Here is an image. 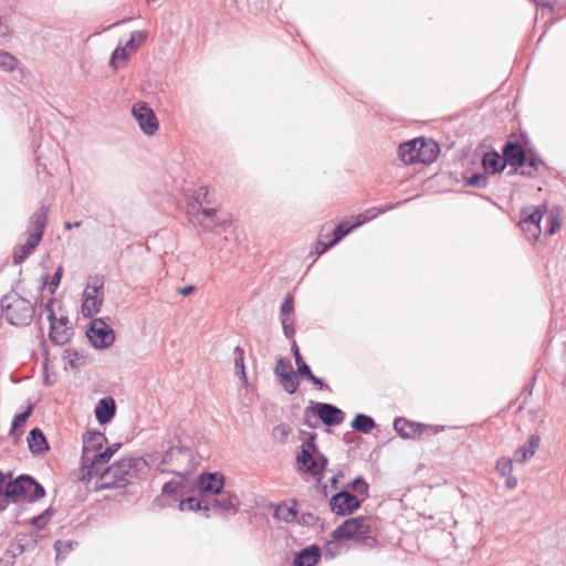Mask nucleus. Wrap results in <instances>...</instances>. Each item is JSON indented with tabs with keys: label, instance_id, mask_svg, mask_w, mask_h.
<instances>
[{
	"label": "nucleus",
	"instance_id": "f257e3e1",
	"mask_svg": "<svg viewBox=\"0 0 566 566\" xmlns=\"http://www.w3.org/2000/svg\"><path fill=\"white\" fill-rule=\"evenodd\" d=\"M136 465V459L125 458L103 470L99 468L98 473L93 474V478L98 476L96 486L98 489L125 488L135 478Z\"/></svg>",
	"mask_w": 566,
	"mask_h": 566
},
{
	"label": "nucleus",
	"instance_id": "f03ea898",
	"mask_svg": "<svg viewBox=\"0 0 566 566\" xmlns=\"http://www.w3.org/2000/svg\"><path fill=\"white\" fill-rule=\"evenodd\" d=\"M398 154L406 165L431 164L439 155V146L433 140L417 138L399 146Z\"/></svg>",
	"mask_w": 566,
	"mask_h": 566
},
{
	"label": "nucleus",
	"instance_id": "7ed1b4c3",
	"mask_svg": "<svg viewBox=\"0 0 566 566\" xmlns=\"http://www.w3.org/2000/svg\"><path fill=\"white\" fill-rule=\"evenodd\" d=\"M1 306L4 318L14 326L29 325L34 315L33 304L14 292L2 297Z\"/></svg>",
	"mask_w": 566,
	"mask_h": 566
},
{
	"label": "nucleus",
	"instance_id": "20e7f679",
	"mask_svg": "<svg viewBox=\"0 0 566 566\" xmlns=\"http://www.w3.org/2000/svg\"><path fill=\"white\" fill-rule=\"evenodd\" d=\"M45 491L34 479L29 475H20L14 481L7 482L2 490V500L13 502L36 501L43 497Z\"/></svg>",
	"mask_w": 566,
	"mask_h": 566
},
{
	"label": "nucleus",
	"instance_id": "39448f33",
	"mask_svg": "<svg viewBox=\"0 0 566 566\" xmlns=\"http://www.w3.org/2000/svg\"><path fill=\"white\" fill-rule=\"evenodd\" d=\"M48 219V209L41 208L30 220V231L25 243L18 245L13 251V263L21 264L40 243Z\"/></svg>",
	"mask_w": 566,
	"mask_h": 566
},
{
	"label": "nucleus",
	"instance_id": "423d86ee",
	"mask_svg": "<svg viewBox=\"0 0 566 566\" xmlns=\"http://www.w3.org/2000/svg\"><path fill=\"white\" fill-rule=\"evenodd\" d=\"M373 520L368 516H357L345 520L332 532L336 541L360 542L370 537Z\"/></svg>",
	"mask_w": 566,
	"mask_h": 566
},
{
	"label": "nucleus",
	"instance_id": "0eeeda50",
	"mask_svg": "<svg viewBox=\"0 0 566 566\" xmlns=\"http://www.w3.org/2000/svg\"><path fill=\"white\" fill-rule=\"evenodd\" d=\"M313 439L314 438L311 437L308 441L302 444V449L296 458V463L300 471L310 473L312 476L319 480L327 464V460L318 452Z\"/></svg>",
	"mask_w": 566,
	"mask_h": 566
},
{
	"label": "nucleus",
	"instance_id": "6e6552de",
	"mask_svg": "<svg viewBox=\"0 0 566 566\" xmlns=\"http://www.w3.org/2000/svg\"><path fill=\"white\" fill-rule=\"evenodd\" d=\"M394 429L403 439H426L444 430V427L424 424L398 418L394 421Z\"/></svg>",
	"mask_w": 566,
	"mask_h": 566
},
{
	"label": "nucleus",
	"instance_id": "1a4fd4ad",
	"mask_svg": "<svg viewBox=\"0 0 566 566\" xmlns=\"http://www.w3.org/2000/svg\"><path fill=\"white\" fill-rule=\"evenodd\" d=\"M392 208V206H386L384 208L373 207L367 209L366 211L357 214L354 219L355 222L350 226H347L345 222L339 223L337 227L326 231V233H333L332 243H338L344 237H346L354 229L360 227L361 224L375 219L380 213L387 212Z\"/></svg>",
	"mask_w": 566,
	"mask_h": 566
},
{
	"label": "nucleus",
	"instance_id": "9d476101",
	"mask_svg": "<svg viewBox=\"0 0 566 566\" xmlns=\"http://www.w3.org/2000/svg\"><path fill=\"white\" fill-rule=\"evenodd\" d=\"M103 281L94 279L83 292L81 312L85 317H93L99 312L103 304Z\"/></svg>",
	"mask_w": 566,
	"mask_h": 566
},
{
	"label": "nucleus",
	"instance_id": "9b49d317",
	"mask_svg": "<svg viewBox=\"0 0 566 566\" xmlns=\"http://www.w3.org/2000/svg\"><path fill=\"white\" fill-rule=\"evenodd\" d=\"M132 115L138 123L142 132L153 136L159 128V123L153 108L146 102H137L133 105Z\"/></svg>",
	"mask_w": 566,
	"mask_h": 566
},
{
	"label": "nucleus",
	"instance_id": "f8f14e48",
	"mask_svg": "<svg viewBox=\"0 0 566 566\" xmlns=\"http://www.w3.org/2000/svg\"><path fill=\"white\" fill-rule=\"evenodd\" d=\"M146 35L143 32H135L124 46H118L113 52L109 64L114 70L126 65L128 59L134 54L139 45L145 41Z\"/></svg>",
	"mask_w": 566,
	"mask_h": 566
},
{
	"label": "nucleus",
	"instance_id": "ddd939ff",
	"mask_svg": "<svg viewBox=\"0 0 566 566\" xmlns=\"http://www.w3.org/2000/svg\"><path fill=\"white\" fill-rule=\"evenodd\" d=\"M87 337L96 348L109 347L115 340L114 331L103 319L98 318L91 322Z\"/></svg>",
	"mask_w": 566,
	"mask_h": 566
},
{
	"label": "nucleus",
	"instance_id": "4468645a",
	"mask_svg": "<svg viewBox=\"0 0 566 566\" xmlns=\"http://www.w3.org/2000/svg\"><path fill=\"white\" fill-rule=\"evenodd\" d=\"M45 313L50 322V338L56 345H64L70 339V329L66 326V318H56L53 311V301L45 305Z\"/></svg>",
	"mask_w": 566,
	"mask_h": 566
},
{
	"label": "nucleus",
	"instance_id": "2eb2a0df",
	"mask_svg": "<svg viewBox=\"0 0 566 566\" xmlns=\"http://www.w3.org/2000/svg\"><path fill=\"white\" fill-rule=\"evenodd\" d=\"M361 501L357 495H353L347 491H340L331 497L329 505L333 513L345 516L356 511L360 506Z\"/></svg>",
	"mask_w": 566,
	"mask_h": 566
},
{
	"label": "nucleus",
	"instance_id": "dca6fc26",
	"mask_svg": "<svg viewBox=\"0 0 566 566\" xmlns=\"http://www.w3.org/2000/svg\"><path fill=\"white\" fill-rule=\"evenodd\" d=\"M544 207L534 208L532 211L528 209L523 210V219L520 222V226L525 233V235L530 240H537L541 235V220L545 213Z\"/></svg>",
	"mask_w": 566,
	"mask_h": 566
},
{
	"label": "nucleus",
	"instance_id": "f3484780",
	"mask_svg": "<svg viewBox=\"0 0 566 566\" xmlns=\"http://www.w3.org/2000/svg\"><path fill=\"white\" fill-rule=\"evenodd\" d=\"M274 371L284 390L289 394H294L298 387V381L292 370L291 363L285 359H280Z\"/></svg>",
	"mask_w": 566,
	"mask_h": 566
},
{
	"label": "nucleus",
	"instance_id": "a211bd4d",
	"mask_svg": "<svg viewBox=\"0 0 566 566\" xmlns=\"http://www.w3.org/2000/svg\"><path fill=\"white\" fill-rule=\"evenodd\" d=\"M119 444H113L112 447H108L104 452H98L93 454L91 459V464L86 465L83 464L82 472H83V479L88 478L92 479L93 474H97L99 468H102L104 464H106L111 458L114 455V453L118 450Z\"/></svg>",
	"mask_w": 566,
	"mask_h": 566
},
{
	"label": "nucleus",
	"instance_id": "6ab92c4d",
	"mask_svg": "<svg viewBox=\"0 0 566 566\" xmlns=\"http://www.w3.org/2000/svg\"><path fill=\"white\" fill-rule=\"evenodd\" d=\"M315 412L326 426H338L345 418V413L340 409L329 403H317Z\"/></svg>",
	"mask_w": 566,
	"mask_h": 566
},
{
	"label": "nucleus",
	"instance_id": "aec40b11",
	"mask_svg": "<svg viewBox=\"0 0 566 566\" xmlns=\"http://www.w3.org/2000/svg\"><path fill=\"white\" fill-rule=\"evenodd\" d=\"M199 486L203 492L219 494L223 488V476L220 473L201 474Z\"/></svg>",
	"mask_w": 566,
	"mask_h": 566
},
{
	"label": "nucleus",
	"instance_id": "412c9836",
	"mask_svg": "<svg viewBox=\"0 0 566 566\" xmlns=\"http://www.w3.org/2000/svg\"><path fill=\"white\" fill-rule=\"evenodd\" d=\"M504 159L512 166L525 163L526 153L520 144L507 143L503 149Z\"/></svg>",
	"mask_w": 566,
	"mask_h": 566
},
{
	"label": "nucleus",
	"instance_id": "4be33fe9",
	"mask_svg": "<svg viewBox=\"0 0 566 566\" xmlns=\"http://www.w3.org/2000/svg\"><path fill=\"white\" fill-rule=\"evenodd\" d=\"M539 443H541V438L538 434H532L526 444H524L523 447H521L520 449L516 450L515 452V460L517 462H525L527 461L528 459H531L537 451V449L539 448Z\"/></svg>",
	"mask_w": 566,
	"mask_h": 566
},
{
	"label": "nucleus",
	"instance_id": "5701e85b",
	"mask_svg": "<svg viewBox=\"0 0 566 566\" xmlns=\"http://www.w3.org/2000/svg\"><path fill=\"white\" fill-rule=\"evenodd\" d=\"M29 449L32 453H43L49 450V443L43 432L34 428L30 431L28 437Z\"/></svg>",
	"mask_w": 566,
	"mask_h": 566
},
{
	"label": "nucleus",
	"instance_id": "b1692460",
	"mask_svg": "<svg viewBox=\"0 0 566 566\" xmlns=\"http://www.w3.org/2000/svg\"><path fill=\"white\" fill-rule=\"evenodd\" d=\"M115 413V402L112 398H103L95 408V416L99 423L108 422Z\"/></svg>",
	"mask_w": 566,
	"mask_h": 566
},
{
	"label": "nucleus",
	"instance_id": "393cba45",
	"mask_svg": "<svg viewBox=\"0 0 566 566\" xmlns=\"http://www.w3.org/2000/svg\"><path fill=\"white\" fill-rule=\"evenodd\" d=\"M203 222L208 221L212 226H226L232 222L230 213H222L217 209L203 208L200 211Z\"/></svg>",
	"mask_w": 566,
	"mask_h": 566
},
{
	"label": "nucleus",
	"instance_id": "a878e982",
	"mask_svg": "<svg viewBox=\"0 0 566 566\" xmlns=\"http://www.w3.org/2000/svg\"><path fill=\"white\" fill-rule=\"evenodd\" d=\"M321 558V552L317 547L312 546L300 552L294 559L295 566H314Z\"/></svg>",
	"mask_w": 566,
	"mask_h": 566
},
{
	"label": "nucleus",
	"instance_id": "bb28decb",
	"mask_svg": "<svg viewBox=\"0 0 566 566\" xmlns=\"http://www.w3.org/2000/svg\"><path fill=\"white\" fill-rule=\"evenodd\" d=\"M105 441V437L99 432H86L83 437V459L86 462L90 460V452L95 449V447L102 446Z\"/></svg>",
	"mask_w": 566,
	"mask_h": 566
},
{
	"label": "nucleus",
	"instance_id": "cd10ccee",
	"mask_svg": "<svg viewBox=\"0 0 566 566\" xmlns=\"http://www.w3.org/2000/svg\"><path fill=\"white\" fill-rule=\"evenodd\" d=\"M483 167L486 172L495 174L504 168L503 158L496 153H488L482 160Z\"/></svg>",
	"mask_w": 566,
	"mask_h": 566
},
{
	"label": "nucleus",
	"instance_id": "c85d7f7f",
	"mask_svg": "<svg viewBox=\"0 0 566 566\" xmlns=\"http://www.w3.org/2000/svg\"><path fill=\"white\" fill-rule=\"evenodd\" d=\"M329 230V223H325L321 228L319 238L314 244V251L317 255H322L324 252H326L329 248L335 245V243H332V239L328 241H325V239H328L329 235L326 233V231Z\"/></svg>",
	"mask_w": 566,
	"mask_h": 566
},
{
	"label": "nucleus",
	"instance_id": "c756f323",
	"mask_svg": "<svg viewBox=\"0 0 566 566\" xmlns=\"http://www.w3.org/2000/svg\"><path fill=\"white\" fill-rule=\"evenodd\" d=\"M180 455H182V452L179 449L168 450L161 460L160 470L163 472L169 471L176 474H180L178 468L169 465L174 460H178Z\"/></svg>",
	"mask_w": 566,
	"mask_h": 566
},
{
	"label": "nucleus",
	"instance_id": "7c9ffc66",
	"mask_svg": "<svg viewBox=\"0 0 566 566\" xmlns=\"http://www.w3.org/2000/svg\"><path fill=\"white\" fill-rule=\"evenodd\" d=\"M352 427L359 432L368 433L374 429L375 422L370 417L360 413L354 418Z\"/></svg>",
	"mask_w": 566,
	"mask_h": 566
},
{
	"label": "nucleus",
	"instance_id": "2f4dec72",
	"mask_svg": "<svg viewBox=\"0 0 566 566\" xmlns=\"http://www.w3.org/2000/svg\"><path fill=\"white\" fill-rule=\"evenodd\" d=\"M543 161L538 158H536L535 156L531 155V156H525V163L523 165H520V167L522 168V175H525V176H534L538 169L543 166Z\"/></svg>",
	"mask_w": 566,
	"mask_h": 566
},
{
	"label": "nucleus",
	"instance_id": "473e14b6",
	"mask_svg": "<svg viewBox=\"0 0 566 566\" xmlns=\"http://www.w3.org/2000/svg\"><path fill=\"white\" fill-rule=\"evenodd\" d=\"M220 497L216 501L217 506H219L223 511H237L238 500L234 495L229 493H219Z\"/></svg>",
	"mask_w": 566,
	"mask_h": 566
},
{
	"label": "nucleus",
	"instance_id": "72a5a7b5",
	"mask_svg": "<svg viewBox=\"0 0 566 566\" xmlns=\"http://www.w3.org/2000/svg\"><path fill=\"white\" fill-rule=\"evenodd\" d=\"M19 62L9 52L0 50V70L3 72H12L17 69Z\"/></svg>",
	"mask_w": 566,
	"mask_h": 566
},
{
	"label": "nucleus",
	"instance_id": "f704fd0d",
	"mask_svg": "<svg viewBox=\"0 0 566 566\" xmlns=\"http://www.w3.org/2000/svg\"><path fill=\"white\" fill-rule=\"evenodd\" d=\"M233 355L237 374L244 381V384H247V374L244 368V352L241 347H235L233 350Z\"/></svg>",
	"mask_w": 566,
	"mask_h": 566
},
{
	"label": "nucleus",
	"instance_id": "c9c22d12",
	"mask_svg": "<svg viewBox=\"0 0 566 566\" xmlns=\"http://www.w3.org/2000/svg\"><path fill=\"white\" fill-rule=\"evenodd\" d=\"M33 410L32 406H29L27 410L20 415H18L12 422V433H15L17 436H20L22 432V428L24 423L27 422L28 418L31 416Z\"/></svg>",
	"mask_w": 566,
	"mask_h": 566
},
{
	"label": "nucleus",
	"instance_id": "e433bc0d",
	"mask_svg": "<svg viewBox=\"0 0 566 566\" xmlns=\"http://www.w3.org/2000/svg\"><path fill=\"white\" fill-rule=\"evenodd\" d=\"M275 515L280 520H283L285 522H290V521L295 520L296 512L292 507H290L289 505L281 504V505L276 506Z\"/></svg>",
	"mask_w": 566,
	"mask_h": 566
},
{
	"label": "nucleus",
	"instance_id": "4c0bfd02",
	"mask_svg": "<svg viewBox=\"0 0 566 566\" xmlns=\"http://www.w3.org/2000/svg\"><path fill=\"white\" fill-rule=\"evenodd\" d=\"M497 472L505 476L513 472V461L510 458H502L496 463Z\"/></svg>",
	"mask_w": 566,
	"mask_h": 566
},
{
	"label": "nucleus",
	"instance_id": "58836bf2",
	"mask_svg": "<svg viewBox=\"0 0 566 566\" xmlns=\"http://www.w3.org/2000/svg\"><path fill=\"white\" fill-rule=\"evenodd\" d=\"M290 433L291 429L286 424H279L273 429V438L280 443L285 442Z\"/></svg>",
	"mask_w": 566,
	"mask_h": 566
},
{
	"label": "nucleus",
	"instance_id": "ea45409f",
	"mask_svg": "<svg viewBox=\"0 0 566 566\" xmlns=\"http://www.w3.org/2000/svg\"><path fill=\"white\" fill-rule=\"evenodd\" d=\"M295 363L300 375L310 374L308 365L303 360L297 347L294 348Z\"/></svg>",
	"mask_w": 566,
	"mask_h": 566
},
{
	"label": "nucleus",
	"instance_id": "a19ab883",
	"mask_svg": "<svg viewBox=\"0 0 566 566\" xmlns=\"http://www.w3.org/2000/svg\"><path fill=\"white\" fill-rule=\"evenodd\" d=\"M352 489L363 496H366L368 493V484L363 479H356L352 483Z\"/></svg>",
	"mask_w": 566,
	"mask_h": 566
},
{
	"label": "nucleus",
	"instance_id": "79ce46f5",
	"mask_svg": "<svg viewBox=\"0 0 566 566\" xmlns=\"http://www.w3.org/2000/svg\"><path fill=\"white\" fill-rule=\"evenodd\" d=\"M180 505H181V510H184L185 505H187L189 510H199L200 501H198L193 497H189L186 501H181Z\"/></svg>",
	"mask_w": 566,
	"mask_h": 566
},
{
	"label": "nucleus",
	"instance_id": "37998d69",
	"mask_svg": "<svg viewBox=\"0 0 566 566\" xmlns=\"http://www.w3.org/2000/svg\"><path fill=\"white\" fill-rule=\"evenodd\" d=\"M281 311L283 314H289L293 312V297L287 295L281 306Z\"/></svg>",
	"mask_w": 566,
	"mask_h": 566
},
{
	"label": "nucleus",
	"instance_id": "c03bdc74",
	"mask_svg": "<svg viewBox=\"0 0 566 566\" xmlns=\"http://www.w3.org/2000/svg\"><path fill=\"white\" fill-rule=\"evenodd\" d=\"M61 277H62V268L60 266V268H57V270L54 273L52 281L50 283V285L52 286V292L59 286Z\"/></svg>",
	"mask_w": 566,
	"mask_h": 566
},
{
	"label": "nucleus",
	"instance_id": "a18cd8bd",
	"mask_svg": "<svg viewBox=\"0 0 566 566\" xmlns=\"http://www.w3.org/2000/svg\"><path fill=\"white\" fill-rule=\"evenodd\" d=\"M4 484H6V476L4 474L0 473V509L3 510L4 506H6V503H2L3 500H2V490L4 488Z\"/></svg>",
	"mask_w": 566,
	"mask_h": 566
},
{
	"label": "nucleus",
	"instance_id": "49530a36",
	"mask_svg": "<svg viewBox=\"0 0 566 566\" xmlns=\"http://www.w3.org/2000/svg\"><path fill=\"white\" fill-rule=\"evenodd\" d=\"M177 488H178V485L176 483L168 482L163 486V492L164 493H174V492H176Z\"/></svg>",
	"mask_w": 566,
	"mask_h": 566
},
{
	"label": "nucleus",
	"instance_id": "de8ad7c7",
	"mask_svg": "<svg viewBox=\"0 0 566 566\" xmlns=\"http://www.w3.org/2000/svg\"><path fill=\"white\" fill-rule=\"evenodd\" d=\"M505 484H506L507 489L513 490L517 485V480H516V478L511 476V474H510L509 478L506 479Z\"/></svg>",
	"mask_w": 566,
	"mask_h": 566
},
{
	"label": "nucleus",
	"instance_id": "09e8293b",
	"mask_svg": "<svg viewBox=\"0 0 566 566\" xmlns=\"http://www.w3.org/2000/svg\"><path fill=\"white\" fill-rule=\"evenodd\" d=\"M10 34V29L8 25L3 24L2 18L0 17V36H8Z\"/></svg>",
	"mask_w": 566,
	"mask_h": 566
},
{
	"label": "nucleus",
	"instance_id": "8fccbe9b",
	"mask_svg": "<svg viewBox=\"0 0 566 566\" xmlns=\"http://www.w3.org/2000/svg\"><path fill=\"white\" fill-rule=\"evenodd\" d=\"M46 514H48V512L43 515H39V516L34 517L33 524L36 526H42L46 521Z\"/></svg>",
	"mask_w": 566,
	"mask_h": 566
},
{
	"label": "nucleus",
	"instance_id": "3c124183",
	"mask_svg": "<svg viewBox=\"0 0 566 566\" xmlns=\"http://www.w3.org/2000/svg\"><path fill=\"white\" fill-rule=\"evenodd\" d=\"M559 227H560V224H559L558 220L552 219L551 228L548 229V234H553L556 231V229H558Z\"/></svg>",
	"mask_w": 566,
	"mask_h": 566
},
{
	"label": "nucleus",
	"instance_id": "603ef678",
	"mask_svg": "<svg viewBox=\"0 0 566 566\" xmlns=\"http://www.w3.org/2000/svg\"><path fill=\"white\" fill-rule=\"evenodd\" d=\"M311 381H313L315 385H321V380L316 378L312 371L310 370V374H304Z\"/></svg>",
	"mask_w": 566,
	"mask_h": 566
},
{
	"label": "nucleus",
	"instance_id": "864d4df0",
	"mask_svg": "<svg viewBox=\"0 0 566 566\" xmlns=\"http://www.w3.org/2000/svg\"><path fill=\"white\" fill-rule=\"evenodd\" d=\"M81 224H82V222H81V221H76V222H74V223L66 222V223H65V228H66L67 230H71V229H73V228H78V227H81Z\"/></svg>",
	"mask_w": 566,
	"mask_h": 566
},
{
	"label": "nucleus",
	"instance_id": "5fc2aeb1",
	"mask_svg": "<svg viewBox=\"0 0 566 566\" xmlns=\"http://www.w3.org/2000/svg\"><path fill=\"white\" fill-rule=\"evenodd\" d=\"M193 290H195V289H193V286H187V287L182 289V290L180 291V293H181L182 295H189V294H191V293L193 292Z\"/></svg>",
	"mask_w": 566,
	"mask_h": 566
},
{
	"label": "nucleus",
	"instance_id": "6e6d98bb",
	"mask_svg": "<svg viewBox=\"0 0 566 566\" xmlns=\"http://www.w3.org/2000/svg\"><path fill=\"white\" fill-rule=\"evenodd\" d=\"M282 325L284 327L285 334L287 335L289 332H287V324H286V319L285 318L282 319Z\"/></svg>",
	"mask_w": 566,
	"mask_h": 566
},
{
	"label": "nucleus",
	"instance_id": "4d7b16f0",
	"mask_svg": "<svg viewBox=\"0 0 566 566\" xmlns=\"http://www.w3.org/2000/svg\"><path fill=\"white\" fill-rule=\"evenodd\" d=\"M332 486L336 490L337 489V479L336 478H333L332 479Z\"/></svg>",
	"mask_w": 566,
	"mask_h": 566
},
{
	"label": "nucleus",
	"instance_id": "13d9d810",
	"mask_svg": "<svg viewBox=\"0 0 566 566\" xmlns=\"http://www.w3.org/2000/svg\"><path fill=\"white\" fill-rule=\"evenodd\" d=\"M478 179H479V176H475L474 178H472V180L470 181V185H475L478 182Z\"/></svg>",
	"mask_w": 566,
	"mask_h": 566
},
{
	"label": "nucleus",
	"instance_id": "bf43d9fd",
	"mask_svg": "<svg viewBox=\"0 0 566 566\" xmlns=\"http://www.w3.org/2000/svg\"><path fill=\"white\" fill-rule=\"evenodd\" d=\"M62 544H63V543H62L61 541L56 542L55 547H56V549H57V551H60V546H61Z\"/></svg>",
	"mask_w": 566,
	"mask_h": 566
},
{
	"label": "nucleus",
	"instance_id": "052dcab7",
	"mask_svg": "<svg viewBox=\"0 0 566 566\" xmlns=\"http://www.w3.org/2000/svg\"><path fill=\"white\" fill-rule=\"evenodd\" d=\"M323 489H324V493L327 494V492H326L327 485H324Z\"/></svg>",
	"mask_w": 566,
	"mask_h": 566
}]
</instances>
